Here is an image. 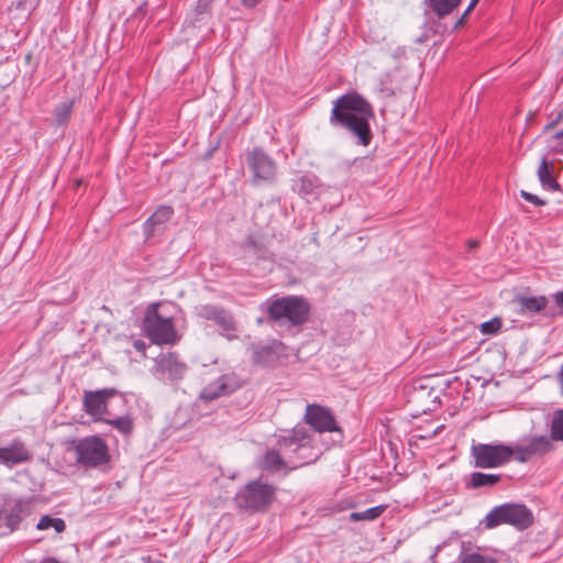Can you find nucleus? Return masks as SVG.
<instances>
[{
	"instance_id": "43",
	"label": "nucleus",
	"mask_w": 563,
	"mask_h": 563,
	"mask_svg": "<svg viewBox=\"0 0 563 563\" xmlns=\"http://www.w3.org/2000/svg\"><path fill=\"white\" fill-rule=\"evenodd\" d=\"M465 18H466V16H463V15H462V18L456 22L455 27H457V26L462 25V24L464 23V19H465Z\"/></svg>"
},
{
	"instance_id": "39",
	"label": "nucleus",
	"mask_w": 563,
	"mask_h": 563,
	"mask_svg": "<svg viewBox=\"0 0 563 563\" xmlns=\"http://www.w3.org/2000/svg\"><path fill=\"white\" fill-rule=\"evenodd\" d=\"M260 2L261 0H242V4L249 9L256 7Z\"/></svg>"
},
{
	"instance_id": "42",
	"label": "nucleus",
	"mask_w": 563,
	"mask_h": 563,
	"mask_svg": "<svg viewBox=\"0 0 563 563\" xmlns=\"http://www.w3.org/2000/svg\"><path fill=\"white\" fill-rule=\"evenodd\" d=\"M554 139H555V140H563V130H561V131L556 132V133L554 134Z\"/></svg>"
},
{
	"instance_id": "38",
	"label": "nucleus",
	"mask_w": 563,
	"mask_h": 563,
	"mask_svg": "<svg viewBox=\"0 0 563 563\" xmlns=\"http://www.w3.org/2000/svg\"><path fill=\"white\" fill-rule=\"evenodd\" d=\"M553 298H554V301L555 303L562 308V312H563V291H558L553 295Z\"/></svg>"
},
{
	"instance_id": "23",
	"label": "nucleus",
	"mask_w": 563,
	"mask_h": 563,
	"mask_svg": "<svg viewBox=\"0 0 563 563\" xmlns=\"http://www.w3.org/2000/svg\"><path fill=\"white\" fill-rule=\"evenodd\" d=\"M501 479L499 474H486L482 472H473L470 476L468 486L471 488L493 487Z\"/></svg>"
},
{
	"instance_id": "31",
	"label": "nucleus",
	"mask_w": 563,
	"mask_h": 563,
	"mask_svg": "<svg viewBox=\"0 0 563 563\" xmlns=\"http://www.w3.org/2000/svg\"><path fill=\"white\" fill-rule=\"evenodd\" d=\"M550 437L552 441H563V409L553 415Z\"/></svg>"
},
{
	"instance_id": "44",
	"label": "nucleus",
	"mask_w": 563,
	"mask_h": 563,
	"mask_svg": "<svg viewBox=\"0 0 563 563\" xmlns=\"http://www.w3.org/2000/svg\"><path fill=\"white\" fill-rule=\"evenodd\" d=\"M477 245H478V243H477L476 241H470V242H468V246H470L471 249H474V247H476Z\"/></svg>"
},
{
	"instance_id": "28",
	"label": "nucleus",
	"mask_w": 563,
	"mask_h": 563,
	"mask_svg": "<svg viewBox=\"0 0 563 563\" xmlns=\"http://www.w3.org/2000/svg\"><path fill=\"white\" fill-rule=\"evenodd\" d=\"M214 0H198L194 10L192 25L206 22L210 16V7Z\"/></svg>"
},
{
	"instance_id": "12",
	"label": "nucleus",
	"mask_w": 563,
	"mask_h": 563,
	"mask_svg": "<svg viewBox=\"0 0 563 563\" xmlns=\"http://www.w3.org/2000/svg\"><path fill=\"white\" fill-rule=\"evenodd\" d=\"M31 512V500L23 498L8 499L0 511V528L4 527L8 532H13Z\"/></svg>"
},
{
	"instance_id": "15",
	"label": "nucleus",
	"mask_w": 563,
	"mask_h": 563,
	"mask_svg": "<svg viewBox=\"0 0 563 563\" xmlns=\"http://www.w3.org/2000/svg\"><path fill=\"white\" fill-rule=\"evenodd\" d=\"M118 390L115 388H103L95 391L84 393V410L96 420H101V416L107 413V401L109 398L115 396Z\"/></svg>"
},
{
	"instance_id": "40",
	"label": "nucleus",
	"mask_w": 563,
	"mask_h": 563,
	"mask_svg": "<svg viewBox=\"0 0 563 563\" xmlns=\"http://www.w3.org/2000/svg\"><path fill=\"white\" fill-rule=\"evenodd\" d=\"M479 0H471L470 4L467 5L466 10L464 11L463 13V16H467L472 10L474 9V7L477 4Z\"/></svg>"
},
{
	"instance_id": "34",
	"label": "nucleus",
	"mask_w": 563,
	"mask_h": 563,
	"mask_svg": "<svg viewBox=\"0 0 563 563\" xmlns=\"http://www.w3.org/2000/svg\"><path fill=\"white\" fill-rule=\"evenodd\" d=\"M501 328V320L499 318H493L489 321L481 324V331L483 334H496Z\"/></svg>"
},
{
	"instance_id": "10",
	"label": "nucleus",
	"mask_w": 563,
	"mask_h": 563,
	"mask_svg": "<svg viewBox=\"0 0 563 563\" xmlns=\"http://www.w3.org/2000/svg\"><path fill=\"white\" fill-rule=\"evenodd\" d=\"M187 371V364L175 352L161 353L155 360L154 374L163 382L181 380Z\"/></svg>"
},
{
	"instance_id": "6",
	"label": "nucleus",
	"mask_w": 563,
	"mask_h": 563,
	"mask_svg": "<svg viewBox=\"0 0 563 563\" xmlns=\"http://www.w3.org/2000/svg\"><path fill=\"white\" fill-rule=\"evenodd\" d=\"M245 162L252 173L253 186L273 185L277 180L278 166L262 147L255 146L245 152Z\"/></svg>"
},
{
	"instance_id": "4",
	"label": "nucleus",
	"mask_w": 563,
	"mask_h": 563,
	"mask_svg": "<svg viewBox=\"0 0 563 563\" xmlns=\"http://www.w3.org/2000/svg\"><path fill=\"white\" fill-rule=\"evenodd\" d=\"M476 468H496L514 460L512 445L504 443H473L470 450Z\"/></svg>"
},
{
	"instance_id": "35",
	"label": "nucleus",
	"mask_w": 563,
	"mask_h": 563,
	"mask_svg": "<svg viewBox=\"0 0 563 563\" xmlns=\"http://www.w3.org/2000/svg\"><path fill=\"white\" fill-rule=\"evenodd\" d=\"M520 197L523 198L526 201L537 206V207H542V206H545L547 205V200L544 199H541L540 197H538L537 195H533L531 192H528L526 190H520Z\"/></svg>"
},
{
	"instance_id": "33",
	"label": "nucleus",
	"mask_w": 563,
	"mask_h": 563,
	"mask_svg": "<svg viewBox=\"0 0 563 563\" xmlns=\"http://www.w3.org/2000/svg\"><path fill=\"white\" fill-rule=\"evenodd\" d=\"M460 563H497V560L481 553H470L462 556Z\"/></svg>"
},
{
	"instance_id": "25",
	"label": "nucleus",
	"mask_w": 563,
	"mask_h": 563,
	"mask_svg": "<svg viewBox=\"0 0 563 563\" xmlns=\"http://www.w3.org/2000/svg\"><path fill=\"white\" fill-rule=\"evenodd\" d=\"M461 2L462 0H428L429 7L438 18H443L452 13Z\"/></svg>"
},
{
	"instance_id": "22",
	"label": "nucleus",
	"mask_w": 563,
	"mask_h": 563,
	"mask_svg": "<svg viewBox=\"0 0 563 563\" xmlns=\"http://www.w3.org/2000/svg\"><path fill=\"white\" fill-rule=\"evenodd\" d=\"M227 380L228 378L225 376L218 378L202 390L201 397L207 400H212L220 396L230 394L233 389L228 385Z\"/></svg>"
},
{
	"instance_id": "21",
	"label": "nucleus",
	"mask_w": 563,
	"mask_h": 563,
	"mask_svg": "<svg viewBox=\"0 0 563 563\" xmlns=\"http://www.w3.org/2000/svg\"><path fill=\"white\" fill-rule=\"evenodd\" d=\"M516 302L519 306V312L522 314L537 313L545 309L548 305V298L545 296L538 297H518Z\"/></svg>"
},
{
	"instance_id": "29",
	"label": "nucleus",
	"mask_w": 563,
	"mask_h": 563,
	"mask_svg": "<svg viewBox=\"0 0 563 563\" xmlns=\"http://www.w3.org/2000/svg\"><path fill=\"white\" fill-rule=\"evenodd\" d=\"M103 421L122 434H131L133 431V419L128 415L114 419H104Z\"/></svg>"
},
{
	"instance_id": "17",
	"label": "nucleus",
	"mask_w": 563,
	"mask_h": 563,
	"mask_svg": "<svg viewBox=\"0 0 563 563\" xmlns=\"http://www.w3.org/2000/svg\"><path fill=\"white\" fill-rule=\"evenodd\" d=\"M174 210L170 206H161L144 222L143 230L146 239L161 234L166 229V223L172 219Z\"/></svg>"
},
{
	"instance_id": "19",
	"label": "nucleus",
	"mask_w": 563,
	"mask_h": 563,
	"mask_svg": "<svg viewBox=\"0 0 563 563\" xmlns=\"http://www.w3.org/2000/svg\"><path fill=\"white\" fill-rule=\"evenodd\" d=\"M289 466L290 464L288 460L285 457V455L279 449L267 450L261 462V468L268 471L271 473H277L285 468H287V471L290 472Z\"/></svg>"
},
{
	"instance_id": "11",
	"label": "nucleus",
	"mask_w": 563,
	"mask_h": 563,
	"mask_svg": "<svg viewBox=\"0 0 563 563\" xmlns=\"http://www.w3.org/2000/svg\"><path fill=\"white\" fill-rule=\"evenodd\" d=\"M550 435L533 434L523 439V443L512 445L514 460L518 463H527L533 456H543L553 450Z\"/></svg>"
},
{
	"instance_id": "27",
	"label": "nucleus",
	"mask_w": 563,
	"mask_h": 563,
	"mask_svg": "<svg viewBox=\"0 0 563 563\" xmlns=\"http://www.w3.org/2000/svg\"><path fill=\"white\" fill-rule=\"evenodd\" d=\"M49 528H53L57 533H62L66 530V523L62 518H53L49 515L42 516L36 525V529L47 530Z\"/></svg>"
},
{
	"instance_id": "1",
	"label": "nucleus",
	"mask_w": 563,
	"mask_h": 563,
	"mask_svg": "<svg viewBox=\"0 0 563 563\" xmlns=\"http://www.w3.org/2000/svg\"><path fill=\"white\" fill-rule=\"evenodd\" d=\"M374 118L372 104L360 93L352 91L332 101L329 123L343 129L356 139V144L368 146L373 140L369 120Z\"/></svg>"
},
{
	"instance_id": "9",
	"label": "nucleus",
	"mask_w": 563,
	"mask_h": 563,
	"mask_svg": "<svg viewBox=\"0 0 563 563\" xmlns=\"http://www.w3.org/2000/svg\"><path fill=\"white\" fill-rule=\"evenodd\" d=\"M196 316L202 320L212 321L220 329V334L229 341L238 339V322L232 312L222 306L200 305L196 308Z\"/></svg>"
},
{
	"instance_id": "16",
	"label": "nucleus",
	"mask_w": 563,
	"mask_h": 563,
	"mask_svg": "<svg viewBox=\"0 0 563 563\" xmlns=\"http://www.w3.org/2000/svg\"><path fill=\"white\" fill-rule=\"evenodd\" d=\"M32 454L21 440H13L8 446L0 448V463L5 466H13L29 462Z\"/></svg>"
},
{
	"instance_id": "36",
	"label": "nucleus",
	"mask_w": 563,
	"mask_h": 563,
	"mask_svg": "<svg viewBox=\"0 0 563 563\" xmlns=\"http://www.w3.org/2000/svg\"><path fill=\"white\" fill-rule=\"evenodd\" d=\"M563 120V109L555 115V118L545 125L544 130L548 131V130H551L553 129L554 126H556L558 124H560Z\"/></svg>"
},
{
	"instance_id": "13",
	"label": "nucleus",
	"mask_w": 563,
	"mask_h": 563,
	"mask_svg": "<svg viewBox=\"0 0 563 563\" xmlns=\"http://www.w3.org/2000/svg\"><path fill=\"white\" fill-rule=\"evenodd\" d=\"M277 446L290 463L299 451L309 450V432L305 427L297 426L288 434L277 438Z\"/></svg>"
},
{
	"instance_id": "30",
	"label": "nucleus",
	"mask_w": 563,
	"mask_h": 563,
	"mask_svg": "<svg viewBox=\"0 0 563 563\" xmlns=\"http://www.w3.org/2000/svg\"><path fill=\"white\" fill-rule=\"evenodd\" d=\"M385 508L386 506L384 505L375 506L364 511L352 512L350 515V518L353 521L375 520L384 512Z\"/></svg>"
},
{
	"instance_id": "20",
	"label": "nucleus",
	"mask_w": 563,
	"mask_h": 563,
	"mask_svg": "<svg viewBox=\"0 0 563 563\" xmlns=\"http://www.w3.org/2000/svg\"><path fill=\"white\" fill-rule=\"evenodd\" d=\"M552 170V164L548 161L547 157H543L537 169L539 181L544 189L551 191H560L561 185L553 178Z\"/></svg>"
},
{
	"instance_id": "3",
	"label": "nucleus",
	"mask_w": 563,
	"mask_h": 563,
	"mask_svg": "<svg viewBox=\"0 0 563 563\" xmlns=\"http://www.w3.org/2000/svg\"><path fill=\"white\" fill-rule=\"evenodd\" d=\"M159 303H152L145 311L143 329L146 336L155 344H174L178 334L173 319L158 311Z\"/></svg>"
},
{
	"instance_id": "7",
	"label": "nucleus",
	"mask_w": 563,
	"mask_h": 563,
	"mask_svg": "<svg viewBox=\"0 0 563 563\" xmlns=\"http://www.w3.org/2000/svg\"><path fill=\"white\" fill-rule=\"evenodd\" d=\"M77 464L95 468L110 462L108 444L98 435H90L80 439L76 446Z\"/></svg>"
},
{
	"instance_id": "18",
	"label": "nucleus",
	"mask_w": 563,
	"mask_h": 563,
	"mask_svg": "<svg viewBox=\"0 0 563 563\" xmlns=\"http://www.w3.org/2000/svg\"><path fill=\"white\" fill-rule=\"evenodd\" d=\"M243 249L247 257L254 258L256 261L269 262L273 263L275 261L274 254L269 252L266 245L257 240L253 235H249L243 242Z\"/></svg>"
},
{
	"instance_id": "32",
	"label": "nucleus",
	"mask_w": 563,
	"mask_h": 563,
	"mask_svg": "<svg viewBox=\"0 0 563 563\" xmlns=\"http://www.w3.org/2000/svg\"><path fill=\"white\" fill-rule=\"evenodd\" d=\"M317 186V180L312 176H301L297 180H295L294 188L303 195H309L313 191Z\"/></svg>"
},
{
	"instance_id": "14",
	"label": "nucleus",
	"mask_w": 563,
	"mask_h": 563,
	"mask_svg": "<svg viewBox=\"0 0 563 563\" xmlns=\"http://www.w3.org/2000/svg\"><path fill=\"white\" fill-rule=\"evenodd\" d=\"M305 422L319 433L340 430L331 411L317 404L307 406Z\"/></svg>"
},
{
	"instance_id": "41",
	"label": "nucleus",
	"mask_w": 563,
	"mask_h": 563,
	"mask_svg": "<svg viewBox=\"0 0 563 563\" xmlns=\"http://www.w3.org/2000/svg\"><path fill=\"white\" fill-rule=\"evenodd\" d=\"M559 376H560L561 394L563 395V365H562Z\"/></svg>"
},
{
	"instance_id": "26",
	"label": "nucleus",
	"mask_w": 563,
	"mask_h": 563,
	"mask_svg": "<svg viewBox=\"0 0 563 563\" xmlns=\"http://www.w3.org/2000/svg\"><path fill=\"white\" fill-rule=\"evenodd\" d=\"M74 109V100H66L57 104L53 111L56 125H64L68 122Z\"/></svg>"
},
{
	"instance_id": "8",
	"label": "nucleus",
	"mask_w": 563,
	"mask_h": 563,
	"mask_svg": "<svg viewBox=\"0 0 563 563\" xmlns=\"http://www.w3.org/2000/svg\"><path fill=\"white\" fill-rule=\"evenodd\" d=\"M275 487L261 481L250 482L236 495V503L241 508L253 511H263L273 501Z\"/></svg>"
},
{
	"instance_id": "37",
	"label": "nucleus",
	"mask_w": 563,
	"mask_h": 563,
	"mask_svg": "<svg viewBox=\"0 0 563 563\" xmlns=\"http://www.w3.org/2000/svg\"><path fill=\"white\" fill-rule=\"evenodd\" d=\"M133 346L137 352L145 356L146 343L143 340H135L133 342Z\"/></svg>"
},
{
	"instance_id": "45",
	"label": "nucleus",
	"mask_w": 563,
	"mask_h": 563,
	"mask_svg": "<svg viewBox=\"0 0 563 563\" xmlns=\"http://www.w3.org/2000/svg\"><path fill=\"white\" fill-rule=\"evenodd\" d=\"M158 563H162V562H158Z\"/></svg>"
},
{
	"instance_id": "2",
	"label": "nucleus",
	"mask_w": 563,
	"mask_h": 563,
	"mask_svg": "<svg viewBox=\"0 0 563 563\" xmlns=\"http://www.w3.org/2000/svg\"><path fill=\"white\" fill-rule=\"evenodd\" d=\"M268 319L279 325L299 327L310 316V305L303 297L286 296L266 301Z\"/></svg>"
},
{
	"instance_id": "5",
	"label": "nucleus",
	"mask_w": 563,
	"mask_h": 563,
	"mask_svg": "<svg viewBox=\"0 0 563 563\" xmlns=\"http://www.w3.org/2000/svg\"><path fill=\"white\" fill-rule=\"evenodd\" d=\"M533 522L532 512L521 504H504L493 508L485 517V526L495 528L508 523L518 530H525Z\"/></svg>"
},
{
	"instance_id": "24",
	"label": "nucleus",
	"mask_w": 563,
	"mask_h": 563,
	"mask_svg": "<svg viewBox=\"0 0 563 563\" xmlns=\"http://www.w3.org/2000/svg\"><path fill=\"white\" fill-rule=\"evenodd\" d=\"M297 455L298 456H295V459H290L289 471H294V470H297L305 465L311 464L318 459V454L316 453V451L313 449L312 439H311L310 434H309V450L299 451V453Z\"/></svg>"
}]
</instances>
